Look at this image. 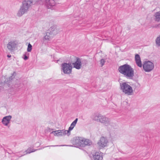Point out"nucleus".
<instances>
[{"mask_svg": "<svg viewBox=\"0 0 160 160\" xmlns=\"http://www.w3.org/2000/svg\"><path fill=\"white\" fill-rule=\"evenodd\" d=\"M119 72L127 78L132 79L134 76V69L131 66L127 64H124L119 66L118 68Z\"/></svg>", "mask_w": 160, "mask_h": 160, "instance_id": "nucleus-1", "label": "nucleus"}, {"mask_svg": "<svg viewBox=\"0 0 160 160\" xmlns=\"http://www.w3.org/2000/svg\"><path fill=\"white\" fill-rule=\"evenodd\" d=\"M71 143L74 147L79 148L85 147L87 146H90L92 144V142L88 139H85L81 137H76L71 140Z\"/></svg>", "mask_w": 160, "mask_h": 160, "instance_id": "nucleus-2", "label": "nucleus"}, {"mask_svg": "<svg viewBox=\"0 0 160 160\" xmlns=\"http://www.w3.org/2000/svg\"><path fill=\"white\" fill-rule=\"evenodd\" d=\"M33 4L32 0H24L22 2L21 6L17 13V16L19 17L22 16L27 13Z\"/></svg>", "mask_w": 160, "mask_h": 160, "instance_id": "nucleus-3", "label": "nucleus"}, {"mask_svg": "<svg viewBox=\"0 0 160 160\" xmlns=\"http://www.w3.org/2000/svg\"><path fill=\"white\" fill-rule=\"evenodd\" d=\"M91 118L93 120L102 123L106 126L110 124L109 119L101 114L94 113L91 116Z\"/></svg>", "mask_w": 160, "mask_h": 160, "instance_id": "nucleus-4", "label": "nucleus"}, {"mask_svg": "<svg viewBox=\"0 0 160 160\" xmlns=\"http://www.w3.org/2000/svg\"><path fill=\"white\" fill-rule=\"evenodd\" d=\"M58 30L55 26H53L46 32V35L44 37L43 40L50 41L53 36L58 33Z\"/></svg>", "mask_w": 160, "mask_h": 160, "instance_id": "nucleus-5", "label": "nucleus"}, {"mask_svg": "<svg viewBox=\"0 0 160 160\" xmlns=\"http://www.w3.org/2000/svg\"><path fill=\"white\" fill-rule=\"evenodd\" d=\"M120 89L122 91L128 95H132L133 92L132 88L127 82L120 83Z\"/></svg>", "mask_w": 160, "mask_h": 160, "instance_id": "nucleus-6", "label": "nucleus"}, {"mask_svg": "<svg viewBox=\"0 0 160 160\" xmlns=\"http://www.w3.org/2000/svg\"><path fill=\"white\" fill-rule=\"evenodd\" d=\"M88 63V61L87 60L76 57V61L72 64L74 68L78 70L81 68L82 66H85Z\"/></svg>", "mask_w": 160, "mask_h": 160, "instance_id": "nucleus-7", "label": "nucleus"}, {"mask_svg": "<svg viewBox=\"0 0 160 160\" xmlns=\"http://www.w3.org/2000/svg\"><path fill=\"white\" fill-rule=\"evenodd\" d=\"M72 68L71 63L64 62L61 64V69L64 74H71L72 72Z\"/></svg>", "mask_w": 160, "mask_h": 160, "instance_id": "nucleus-8", "label": "nucleus"}, {"mask_svg": "<svg viewBox=\"0 0 160 160\" xmlns=\"http://www.w3.org/2000/svg\"><path fill=\"white\" fill-rule=\"evenodd\" d=\"M143 70L147 72L151 71L154 68V64L150 61H145L142 65Z\"/></svg>", "mask_w": 160, "mask_h": 160, "instance_id": "nucleus-9", "label": "nucleus"}, {"mask_svg": "<svg viewBox=\"0 0 160 160\" xmlns=\"http://www.w3.org/2000/svg\"><path fill=\"white\" fill-rule=\"evenodd\" d=\"M108 140L106 138L102 137L98 143V145L100 147L104 148L107 146Z\"/></svg>", "mask_w": 160, "mask_h": 160, "instance_id": "nucleus-10", "label": "nucleus"}, {"mask_svg": "<svg viewBox=\"0 0 160 160\" xmlns=\"http://www.w3.org/2000/svg\"><path fill=\"white\" fill-rule=\"evenodd\" d=\"M15 41H11L8 42L7 44V48L8 50L11 51H13L16 48L17 45Z\"/></svg>", "mask_w": 160, "mask_h": 160, "instance_id": "nucleus-11", "label": "nucleus"}, {"mask_svg": "<svg viewBox=\"0 0 160 160\" xmlns=\"http://www.w3.org/2000/svg\"><path fill=\"white\" fill-rule=\"evenodd\" d=\"M51 133H53L54 135L57 136H60L66 135V131L64 130H58L53 131Z\"/></svg>", "mask_w": 160, "mask_h": 160, "instance_id": "nucleus-12", "label": "nucleus"}, {"mask_svg": "<svg viewBox=\"0 0 160 160\" xmlns=\"http://www.w3.org/2000/svg\"><path fill=\"white\" fill-rule=\"evenodd\" d=\"M56 4L54 0H46V5L48 9H51Z\"/></svg>", "mask_w": 160, "mask_h": 160, "instance_id": "nucleus-13", "label": "nucleus"}, {"mask_svg": "<svg viewBox=\"0 0 160 160\" xmlns=\"http://www.w3.org/2000/svg\"><path fill=\"white\" fill-rule=\"evenodd\" d=\"M12 116L10 115L8 116L4 117L2 120V122L3 124L7 126L11 120L12 118Z\"/></svg>", "mask_w": 160, "mask_h": 160, "instance_id": "nucleus-14", "label": "nucleus"}, {"mask_svg": "<svg viewBox=\"0 0 160 160\" xmlns=\"http://www.w3.org/2000/svg\"><path fill=\"white\" fill-rule=\"evenodd\" d=\"M93 155L94 160H102L103 158L102 154L99 152H96Z\"/></svg>", "mask_w": 160, "mask_h": 160, "instance_id": "nucleus-15", "label": "nucleus"}, {"mask_svg": "<svg viewBox=\"0 0 160 160\" xmlns=\"http://www.w3.org/2000/svg\"><path fill=\"white\" fill-rule=\"evenodd\" d=\"M16 75V73L15 72H13L12 74V75L9 77V78H7L5 81V82L9 85H10V83L12 82V79L14 78L15 77Z\"/></svg>", "mask_w": 160, "mask_h": 160, "instance_id": "nucleus-16", "label": "nucleus"}, {"mask_svg": "<svg viewBox=\"0 0 160 160\" xmlns=\"http://www.w3.org/2000/svg\"><path fill=\"white\" fill-rule=\"evenodd\" d=\"M136 62L138 66L140 67L142 66V64L139 55L138 54H136L135 56Z\"/></svg>", "mask_w": 160, "mask_h": 160, "instance_id": "nucleus-17", "label": "nucleus"}, {"mask_svg": "<svg viewBox=\"0 0 160 160\" xmlns=\"http://www.w3.org/2000/svg\"><path fill=\"white\" fill-rule=\"evenodd\" d=\"M154 20L155 21L159 22L160 21V12H156L154 15Z\"/></svg>", "mask_w": 160, "mask_h": 160, "instance_id": "nucleus-18", "label": "nucleus"}, {"mask_svg": "<svg viewBox=\"0 0 160 160\" xmlns=\"http://www.w3.org/2000/svg\"><path fill=\"white\" fill-rule=\"evenodd\" d=\"M38 149H35L32 148H28L27 150H26L25 152H26V153L24 154L23 155H22L21 156H23L26 154H29L31 152H34L37 151Z\"/></svg>", "mask_w": 160, "mask_h": 160, "instance_id": "nucleus-19", "label": "nucleus"}, {"mask_svg": "<svg viewBox=\"0 0 160 160\" xmlns=\"http://www.w3.org/2000/svg\"><path fill=\"white\" fill-rule=\"evenodd\" d=\"M156 45L158 47H160V35H159L155 40Z\"/></svg>", "mask_w": 160, "mask_h": 160, "instance_id": "nucleus-20", "label": "nucleus"}, {"mask_svg": "<svg viewBox=\"0 0 160 160\" xmlns=\"http://www.w3.org/2000/svg\"><path fill=\"white\" fill-rule=\"evenodd\" d=\"M74 128L73 127L70 126L69 128L68 129V130H65V131H66V134H68V136H69L70 134V131L72 130Z\"/></svg>", "mask_w": 160, "mask_h": 160, "instance_id": "nucleus-21", "label": "nucleus"}, {"mask_svg": "<svg viewBox=\"0 0 160 160\" xmlns=\"http://www.w3.org/2000/svg\"><path fill=\"white\" fill-rule=\"evenodd\" d=\"M78 120V118H76V119L73 121L72 123L71 124V126L73 127V128H74V127L75 126L77 121Z\"/></svg>", "mask_w": 160, "mask_h": 160, "instance_id": "nucleus-22", "label": "nucleus"}, {"mask_svg": "<svg viewBox=\"0 0 160 160\" xmlns=\"http://www.w3.org/2000/svg\"><path fill=\"white\" fill-rule=\"evenodd\" d=\"M32 49V45L29 43L28 44L27 48V51L28 52H31Z\"/></svg>", "mask_w": 160, "mask_h": 160, "instance_id": "nucleus-23", "label": "nucleus"}, {"mask_svg": "<svg viewBox=\"0 0 160 160\" xmlns=\"http://www.w3.org/2000/svg\"><path fill=\"white\" fill-rule=\"evenodd\" d=\"M100 64H101V66L102 67L104 64L105 62V60L104 59H102L100 61Z\"/></svg>", "mask_w": 160, "mask_h": 160, "instance_id": "nucleus-24", "label": "nucleus"}, {"mask_svg": "<svg viewBox=\"0 0 160 160\" xmlns=\"http://www.w3.org/2000/svg\"><path fill=\"white\" fill-rule=\"evenodd\" d=\"M23 56H24L23 59L25 60H26L28 59V57L26 55V54H24Z\"/></svg>", "mask_w": 160, "mask_h": 160, "instance_id": "nucleus-25", "label": "nucleus"}, {"mask_svg": "<svg viewBox=\"0 0 160 160\" xmlns=\"http://www.w3.org/2000/svg\"><path fill=\"white\" fill-rule=\"evenodd\" d=\"M153 28H160V23L159 24H156L153 27Z\"/></svg>", "mask_w": 160, "mask_h": 160, "instance_id": "nucleus-26", "label": "nucleus"}, {"mask_svg": "<svg viewBox=\"0 0 160 160\" xmlns=\"http://www.w3.org/2000/svg\"><path fill=\"white\" fill-rule=\"evenodd\" d=\"M65 145H61V146H64ZM66 146H68L69 147H73V146L72 145H67Z\"/></svg>", "mask_w": 160, "mask_h": 160, "instance_id": "nucleus-27", "label": "nucleus"}, {"mask_svg": "<svg viewBox=\"0 0 160 160\" xmlns=\"http://www.w3.org/2000/svg\"><path fill=\"white\" fill-rule=\"evenodd\" d=\"M11 56L10 55H8L7 57L8 58H10Z\"/></svg>", "mask_w": 160, "mask_h": 160, "instance_id": "nucleus-28", "label": "nucleus"}, {"mask_svg": "<svg viewBox=\"0 0 160 160\" xmlns=\"http://www.w3.org/2000/svg\"><path fill=\"white\" fill-rule=\"evenodd\" d=\"M58 146V145H52V146H52V147H55V146Z\"/></svg>", "mask_w": 160, "mask_h": 160, "instance_id": "nucleus-29", "label": "nucleus"}, {"mask_svg": "<svg viewBox=\"0 0 160 160\" xmlns=\"http://www.w3.org/2000/svg\"><path fill=\"white\" fill-rule=\"evenodd\" d=\"M59 61V60H57V62H58Z\"/></svg>", "mask_w": 160, "mask_h": 160, "instance_id": "nucleus-30", "label": "nucleus"}]
</instances>
